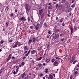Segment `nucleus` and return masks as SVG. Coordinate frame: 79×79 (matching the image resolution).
<instances>
[{
  "instance_id": "obj_1",
  "label": "nucleus",
  "mask_w": 79,
  "mask_h": 79,
  "mask_svg": "<svg viewBox=\"0 0 79 79\" xmlns=\"http://www.w3.org/2000/svg\"><path fill=\"white\" fill-rule=\"evenodd\" d=\"M25 9L26 11L29 12L31 9V6H29V4H26L25 5Z\"/></svg>"
},
{
  "instance_id": "obj_2",
  "label": "nucleus",
  "mask_w": 79,
  "mask_h": 79,
  "mask_svg": "<svg viewBox=\"0 0 79 79\" xmlns=\"http://www.w3.org/2000/svg\"><path fill=\"white\" fill-rule=\"evenodd\" d=\"M22 78L23 79H28V75L27 74H25V73H23L22 75Z\"/></svg>"
},
{
  "instance_id": "obj_3",
  "label": "nucleus",
  "mask_w": 79,
  "mask_h": 79,
  "mask_svg": "<svg viewBox=\"0 0 79 79\" xmlns=\"http://www.w3.org/2000/svg\"><path fill=\"white\" fill-rule=\"evenodd\" d=\"M19 20L22 22H24V21H26V19L24 18V17L20 18L19 19Z\"/></svg>"
},
{
  "instance_id": "obj_4",
  "label": "nucleus",
  "mask_w": 79,
  "mask_h": 79,
  "mask_svg": "<svg viewBox=\"0 0 79 79\" xmlns=\"http://www.w3.org/2000/svg\"><path fill=\"white\" fill-rule=\"evenodd\" d=\"M58 37H59V35L58 34H56L53 37V39H56L58 38Z\"/></svg>"
},
{
  "instance_id": "obj_5",
  "label": "nucleus",
  "mask_w": 79,
  "mask_h": 79,
  "mask_svg": "<svg viewBox=\"0 0 79 79\" xmlns=\"http://www.w3.org/2000/svg\"><path fill=\"white\" fill-rule=\"evenodd\" d=\"M53 64L54 66H58V64H59V63L56 61L54 62Z\"/></svg>"
},
{
  "instance_id": "obj_6",
  "label": "nucleus",
  "mask_w": 79,
  "mask_h": 79,
  "mask_svg": "<svg viewBox=\"0 0 79 79\" xmlns=\"http://www.w3.org/2000/svg\"><path fill=\"white\" fill-rule=\"evenodd\" d=\"M68 60H70V62L71 63H72V62H73V61H74V58H73V57H71L70 58H69Z\"/></svg>"
},
{
  "instance_id": "obj_7",
  "label": "nucleus",
  "mask_w": 79,
  "mask_h": 79,
  "mask_svg": "<svg viewBox=\"0 0 79 79\" xmlns=\"http://www.w3.org/2000/svg\"><path fill=\"white\" fill-rule=\"evenodd\" d=\"M36 52V51L35 50H33L31 52V55H33V54H35Z\"/></svg>"
},
{
  "instance_id": "obj_8",
  "label": "nucleus",
  "mask_w": 79,
  "mask_h": 79,
  "mask_svg": "<svg viewBox=\"0 0 79 79\" xmlns=\"http://www.w3.org/2000/svg\"><path fill=\"white\" fill-rule=\"evenodd\" d=\"M12 55H11V54H10L9 55V56H8V57L7 58V59L6 61L8 62V61H9V60L10 59V58H11Z\"/></svg>"
},
{
  "instance_id": "obj_9",
  "label": "nucleus",
  "mask_w": 79,
  "mask_h": 79,
  "mask_svg": "<svg viewBox=\"0 0 79 79\" xmlns=\"http://www.w3.org/2000/svg\"><path fill=\"white\" fill-rule=\"evenodd\" d=\"M24 62H22L21 63V64L20 65H19V67H21L22 66H24Z\"/></svg>"
},
{
  "instance_id": "obj_10",
  "label": "nucleus",
  "mask_w": 79,
  "mask_h": 79,
  "mask_svg": "<svg viewBox=\"0 0 79 79\" xmlns=\"http://www.w3.org/2000/svg\"><path fill=\"white\" fill-rule=\"evenodd\" d=\"M37 25H36L35 26V29L36 30H38L39 29V25H38V24H39L37 23Z\"/></svg>"
},
{
  "instance_id": "obj_11",
  "label": "nucleus",
  "mask_w": 79,
  "mask_h": 79,
  "mask_svg": "<svg viewBox=\"0 0 79 79\" xmlns=\"http://www.w3.org/2000/svg\"><path fill=\"white\" fill-rule=\"evenodd\" d=\"M49 9H52L53 8V6L52 5H50L49 6Z\"/></svg>"
},
{
  "instance_id": "obj_12",
  "label": "nucleus",
  "mask_w": 79,
  "mask_h": 79,
  "mask_svg": "<svg viewBox=\"0 0 79 79\" xmlns=\"http://www.w3.org/2000/svg\"><path fill=\"white\" fill-rule=\"evenodd\" d=\"M70 30L71 31V34H73V27H71Z\"/></svg>"
},
{
  "instance_id": "obj_13",
  "label": "nucleus",
  "mask_w": 79,
  "mask_h": 79,
  "mask_svg": "<svg viewBox=\"0 0 79 79\" xmlns=\"http://www.w3.org/2000/svg\"><path fill=\"white\" fill-rule=\"evenodd\" d=\"M32 41V40L31 39L29 40L28 42V44H31Z\"/></svg>"
},
{
  "instance_id": "obj_14",
  "label": "nucleus",
  "mask_w": 79,
  "mask_h": 79,
  "mask_svg": "<svg viewBox=\"0 0 79 79\" xmlns=\"http://www.w3.org/2000/svg\"><path fill=\"white\" fill-rule=\"evenodd\" d=\"M14 38H12L10 40L9 42H13V40H14Z\"/></svg>"
},
{
  "instance_id": "obj_15",
  "label": "nucleus",
  "mask_w": 79,
  "mask_h": 79,
  "mask_svg": "<svg viewBox=\"0 0 79 79\" xmlns=\"http://www.w3.org/2000/svg\"><path fill=\"white\" fill-rule=\"evenodd\" d=\"M46 60L48 62H49V61H50V58H47L46 59Z\"/></svg>"
},
{
  "instance_id": "obj_16",
  "label": "nucleus",
  "mask_w": 79,
  "mask_h": 79,
  "mask_svg": "<svg viewBox=\"0 0 79 79\" xmlns=\"http://www.w3.org/2000/svg\"><path fill=\"white\" fill-rule=\"evenodd\" d=\"M60 32V30H59V29H57L54 31V32Z\"/></svg>"
},
{
  "instance_id": "obj_17",
  "label": "nucleus",
  "mask_w": 79,
  "mask_h": 79,
  "mask_svg": "<svg viewBox=\"0 0 79 79\" xmlns=\"http://www.w3.org/2000/svg\"><path fill=\"white\" fill-rule=\"evenodd\" d=\"M31 52V50H29L27 54L26 55H25V56H28V55H29V53H30Z\"/></svg>"
},
{
  "instance_id": "obj_18",
  "label": "nucleus",
  "mask_w": 79,
  "mask_h": 79,
  "mask_svg": "<svg viewBox=\"0 0 79 79\" xmlns=\"http://www.w3.org/2000/svg\"><path fill=\"white\" fill-rule=\"evenodd\" d=\"M28 49V48L27 46H26L24 48V50L25 51L26 50H27V49Z\"/></svg>"
},
{
  "instance_id": "obj_19",
  "label": "nucleus",
  "mask_w": 79,
  "mask_h": 79,
  "mask_svg": "<svg viewBox=\"0 0 79 79\" xmlns=\"http://www.w3.org/2000/svg\"><path fill=\"white\" fill-rule=\"evenodd\" d=\"M10 16L11 17H13V16H15V15L13 13H11L10 14Z\"/></svg>"
},
{
  "instance_id": "obj_20",
  "label": "nucleus",
  "mask_w": 79,
  "mask_h": 79,
  "mask_svg": "<svg viewBox=\"0 0 79 79\" xmlns=\"http://www.w3.org/2000/svg\"><path fill=\"white\" fill-rule=\"evenodd\" d=\"M48 69H45V73H48Z\"/></svg>"
},
{
  "instance_id": "obj_21",
  "label": "nucleus",
  "mask_w": 79,
  "mask_h": 79,
  "mask_svg": "<svg viewBox=\"0 0 79 79\" xmlns=\"http://www.w3.org/2000/svg\"><path fill=\"white\" fill-rule=\"evenodd\" d=\"M64 19H63V18H62L61 19V20L59 21V22L60 23H61V22H63V21Z\"/></svg>"
},
{
  "instance_id": "obj_22",
  "label": "nucleus",
  "mask_w": 79,
  "mask_h": 79,
  "mask_svg": "<svg viewBox=\"0 0 79 79\" xmlns=\"http://www.w3.org/2000/svg\"><path fill=\"white\" fill-rule=\"evenodd\" d=\"M33 42H35V38H32Z\"/></svg>"
},
{
  "instance_id": "obj_23",
  "label": "nucleus",
  "mask_w": 79,
  "mask_h": 79,
  "mask_svg": "<svg viewBox=\"0 0 79 79\" xmlns=\"http://www.w3.org/2000/svg\"><path fill=\"white\" fill-rule=\"evenodd\" d=\"M44 26L46 27H48V25H47V24L46 23H44Z\"/></svg>"
},
{
  "instance_id": "obj_24",
  "label": "nucleus",
  "mask_w": 79,
  "mask_h": 79,
  "mask_svg": "<svg viewBox=\"0 0 79 79\" xmlns=\"http://www.w3.org/2000/svg\"><path fill=\"white\" fill-rule=\"evenodd\" d=\"M44 11V9H42L41 10H39V13H42V12Z\"/></svg>"
},
{
  "instance_id": "obj_25",
  "label": "nucleus",
  "mask_w": 79,
  "mask_h": 79,
  "mask_svg": "<svg viewBox=\"0 0 79 79\" xmlns=\"http://www.w3.org/2000/svg\"><path fill=\"white\" fill-rule=\"evenodd\" d=\"M71 7L72 8H74V7H75V4H73V5L71 6Z\"/></svg>"
},
{
  "instance_id": "obj_26",
  "label": "nucleus",
  "mask_w": 79,
  "mask_h": 79,
  "mask_svg": "<svg viewBox=\"0 0 79 79\" xmlns=\"http://www.w3.org/2000/svg\"><path fill=\"white\" fill-rule=\"evenodd\" d=\"M37 50L38 51H41V50H42L41 49V48H38Z\"/></svg>"
},
{
  "instance_id": "obj_27",
  "label": "nucleus",
  "mask_w": 79,
  "mask_h": 79,
  "mask_svg": "<svg viewBox=\"0 0 79 79\" xmlns=\"http://www.w3.org/2000/svg\"><path fill=\"white\" fill-rule=\"evenodd\" d=\"M48 34H52V31L51 30L49 31L48 32Z\"/></svg>"
},
{
  "instance_id": "obj_28",
  "label": "nucleus",
  "mask_w": 79,
  "mask_h": 79,
  "mask_svg": "<svg viewBox=\"0 0 79 79\" xmlns=\"http://www.w3.org/2000/svg\"><path fill=\"white\" fill-rule=\"evenodd\" d=\"M42 58V57H40V58L38 59V60L40 61V60H41Z\"/></svg>"
},
{
  "instance_id": "obj_29",
  "label": "nucleus",
  "mask_w": 79,
  "mask_h": 79,
  "mask_svg": "<svg viewBox=\"0 0 79 79\" xmlns=\"http://www.w3.org/2000/svg\"><path fill=\"white\" fill-rule=\"evenodd\" d=\"M4 42V41L3 40H2L0 42V45H2Z\"/></svg>"
},
{
  "instance_id": "obj_30",
  "label": "nucleus",
  "mask_w": 79,
  "mask_h": 79,
  "mask_svg": "<svg viewBox=\"0 0 79 79\" xmlns=\"http://www.w3.org/2000/svg\"><path fill=\"white\" fill-rule=\"evenodd\" d=\"M49 77H50V79H53V76L52 75H49Z\"/></svg>"
},
{
  "instance_id": "obj_31",
  "label": "nucleus",
  "mask_w": 79,
  "mask_h": 79,
  "mask_svg": "<svg viewBox=\"0 0 79 79\" xmlns=\"http://www.w3.org/2000/svg\"><path fill=\"white\" fill-rule=\"evenodd\" d=\"M38 65L39 67H41V66H42V64L39 63L38 64Z\"/></svg>"
},
{
  "instance_id": "obj_32",
  "label": "nucleus",
  "mask_w": 79,
  "mask_h": 79,
  "mask_svg": "<svg viewBox=\"0 0 79 79\" xmlns=\"http://www.w3.org/2000/svg\"><path fill=\"white\" fill-rule=\"evenodd\" d=\"M6 27H8V24H9V23L8 22H6Z\"/></svg>"
},
{
  "instance_id": "obj_33",
  "label": "nucleus",
  "mask_w": 79,
  "mask_h": 79,
  "mask_svg": "<svg viewBox=\"0 0 79 79\" xmlns=\"http://www.w3.org/2000/svg\"><path fill=\"white\" fill-rule=\"evenodd\" d=\"M30 29H34V27L32 26H31L30 27Z\"/></svg>"
},
{
  "instance_id": "obj_34",
  "label": "nucleus",
  "mask_w": 79,
  "mask_h": 79,
  "mask_svg": "<svg viewBox=\"0 0 79 79\" xmlns=\"http://www.w3.org/2000/svg\"><path fill=\"white\" fill-rule=\"evenodd\" d=\"M44 16V14H42L41 16V18H43Z\"/></svg>"
},
{
  "instance_id": "obj_35",
  "label": "nucleus",
  "mask_w": 79,
  "mask_h": 79,
  "mask_svg": "<svg viewBox=\"0 0 79 79\" xmlns=\"http://www.w3.org/2000/svg\"><path fill=\"white\" fill-rule=\"evenodd\" d=\"M19 70V68H17V69L16 70V73H18V72Z\"/></svg>"
},
{
  "instance_id": "obj_36",
  "label": "nucleus",
  "mask_w": 79,
  "mask_h": 79,
  "mask_svg": "<svg viewBox=\"0 0 79 79\" xmlns=\"http://www.w3.org/2000/svg\"><path fill=\"white\" fill-rule=\"evenodd\" d=\"M16 47H18V46L16 45H14L13 47V48H16Z\"/></svg>"
},
{
  "instance_id": "obj_37",
  "label": "nucleus",
  "mask_w": 79,
  "mask_h": 79,
  "mask_svg": "<svg viewBox=\"0 0 79 79\" xmlns=\"http://www.w3.org/2000/svg\"><path fill=\"white\" fill-rule=\"evenodd\" d=\"M60 40V41H61V42L64 41V38L62 39H61Z\"/></svg>"
},
{
  "instance_id": "obj_38",
  "label": "nucleus",
  "mask_w": 79,
  "mask_h": 79,
  "mask_svg": "<svg viewBox=\"0 0 79 79\" xmlns=\"http://www.w3.org/2000/svg\"><path fill=\"white\" fill-rule=\"evenodd\" d=\"M77 61V60H75L73 63V64H75L76 62Z\"/></svg>"
},
{
  "instance_id": "obj_39",
  "label": "nucleus",
  "mask_w": 79,
  "mask_h": 79,
  "mask_svg": "<svg viewBox=\"0 0 79 79\" xmlns=\"http://www.w3.org/2000/svg\"><path fill=\"white\" fill-rule=\"evenodd\" d=\"M59 6V4H56V5L55 6V7H56V8H57V7H58Z\"/></svg>"
},
{
  "instance_id": "obj_40",
  "label": "nucleus",
  "mask_w": 79,
  "mask_h": 79,
  "mask_svg": "<svg viewBox=\"0 0 79 79\" xmlns=\"http://www.w3.org/2000/svg\"><path fill=\"white\" fill-rule=\"evenodd\" d=\"M72 10V9H71V8H70L68 9V10L69 11V12H70V11H71Z\"/></svg>"
},
{
  "instance_id": "obj_41",
  "label": "nucleus",
  "mask_w": 79,
  "mask_h": 79,
  "mask_svg": "<svg viewBox=\"0 0 79 79\" xmlns=\"http://www.w3.org/2000/svg\"><path fill=\"white\" fill-rule=\"evenodd\" d=\"M55 58L56 59H57V60H60V58L58 57H56V56H55Z\"/></svg>"
},
{
  "instance_id": "obj_42",
  "label": "nucleus",
  "mask_w": 79,
  "mask_h": 79,
  "mask_svg": "<svg viewBox=\"0 0 79 79\" xmlns=\"http://www.w3.org/2000/svg\"><path fill=\"white\" fill-rule=\"evenodd\" d=\"M55 61V59H53L52 60V62L53 63Z\"/></svg>"
},
{
  "instance_id": "obj_43",
  "label": "nucleus",
  "mask_w": 79,
  "mask_h": 79,
  "mask_svg": "<svg viewBox=\"0 0 79 79\" xmlns=\"http://www.w3.org/2000/svg\"><path fill=\"white\" fill-rule=\"evenodd\" d=\"M70 6V5H68L67 6V8H69Z\"/></svg>"
},
{
  "instance_id": "obj_44",
  "label": "nucleus",
  "mask_w": 79,
  "mask_h": 79,
  "mask_svg": "<svg viewBox=\"0 0 79 79\" xmlns=\"http://www.w3.org/2000/svg\"><path fill=\"white\" fill-rule=\"evenodd\" d=\"M77 73H78L77 72V71H76L75 73H74V74L76 75V74H77Z\"/></svg>"
},
{
  "instance_id": "obj_45",
  "label": "nucleus",
  "mask_w": 79,
  "mask_h": 79,
  "mask_svg": "<svg viewBox=\"0 0 79 79\" xmlns=\"http://www.w3.org/2000/svg\"><path fill=\"white\" fill-rule=\"evenodd\" d=\"M27 20L28 22H29V21H30V18L29 17H28Z\"/></svg>"
},
{
  "instance_id": "obj_46",
  "label": "nucleus",
  "mask_w": 79,
  "mask_h": 79,
  "mask_svg": "<svg viewBox=\"0 0 79 79\" xmlns=\"http://www.w3.org/2000/svg\"><path fill=\"white\" fill-rule=\"evenodd\" d=\"M43 74L42 73H41L40 75V77H41V76H43Z\"/></svg>"
},
{
  "instance_id": "obj_47",
  "label": "nucleus",
  "mask_w": 79,
  "mask_h": 79,
  "mask_svg": "<svg viewBox=\"0 0 79 79\" xmlns=\"http://www.w3.org/2000/svg\"><path fill=\"white\" fill-rule=\"evenodd\" d=\"M70 79H73V75H70Z\"/></svg>"
},
{
  "instance_id": "obj_48",
  "label": "nucleus",
  "mask_w": 79,
  "mask_h": 79,
  "mask_svg": "<svg viewBox=\"0 0 79 79\" xmlns=\"http://www.w3.org/2000/svg\"><path fill=\"white\" fill-rule=\"evenodd\" d=\"M15 57L14 56H12V60H15Z\"/></svg>"
},
{
  "instance_id": "obj_49",
  "label": "nucleus",
  "mask_w": 79,
  "mask_h": 79,
  "mask_svg": "<svg viewBox=\"0 0 79 79\" xmlns=\"http://www.w3.org/2000/svg\"><path fill=\"white\" fill-rule=\"evenodd\" d=\"M14 74H16L17 73H16L15 71L13 72Z\"/></svg>"
},
{
  "instance_id": "obj_50",
  "label": "nucleus",
  "mask_w": 79,
  "mask_h": 79,
  "mask_svg": "<svg viewBox=\"0 0 79 79\" xmlns=\"http://www.w3.org/2000/svg\"><path fill=\"white\" fill-rule=\"evenodd\" d=\"M75 1L74 0H72V1L71 2V3H73V2H74Z\"/></svg>"
},
{
  "instance_id": "obj_51",
  "label": "nucleus",
  "mask_w": 79,
  "mask_h": 79,
  "mask_svg": "<svg viewBox=\"0 0 79 79\" xmlns=\"http://www.w3.org/2000/svg\"><path fill=\"white\" fill-rule=\"evenodd\" d=\"M53 5H55L56 3V2H53Z\"/></svg>"
},
{
  "instance_id": "obj_52",
  "label": "nucleus",
  "mask_w": 79,
  "mask_h": 79,
  "mask_svg": "<svg viewBox=\"0 0 79 79\" xmlns=\"http://www.w3.org/2000/svg\"><path fill=\"white\" fill-rule=\"evenodd\" d=\"M2 69H2L1 70H0V74H1V73H2Z\"/></svg>"
},
{
  "instance_id": "obj_53",
  "label": "nucleus",
  "mask_w": 79,
  "mask_h": 79,
  "mask_svg": "<svg viewBox=\"0 0 79 79\" xmlns=\"http://www.w3.org/2000/svg\"><path fill=\"white\" fill-rule=\"evenodd\" d=\"M27 53V51H26L24 52V53Z\"/></svg>"
},
{
  "instance_id": "obj_54",
  "label": "nucleus",
  "mask_w": 79,
  "mask_h": 79,
  "mask_svg": "<svg viewBox=\"0 0 79 79\" xmlns=\"http://www.w3.org/2000/svg\"><path fill=\"white\" fill-rule=\"evenodd\" d=\"M36 71H38L39 70V68L37 67V68H36Z\"/></svg>"
},
{
  "instance_id": "obj_55",
  "label": "nucleus",
  "mask_w": 79,
  "mask_h": 79,
  "mask_svg": "<svg viewBox=\"0 0 79 79\" xmlns=\"http://www.w3.org/2000/svg\"><path fill=\"white\" fill-rule=\"evenodd\" d=\"M26 56H24L23 57V60H24V59H26Z\"/></svg>"
},
{
  "instance_id": "obj_56",
  "label": "nucleus",
  "mask_w": 79,
  "mask_h": 79,
  "mask_svg": "<svg viewBox=\"0 0 79 79\" xmlns=\"http://www.w3.org/2000/svg\"><path fill=\"white\" fill-rule=\"evenodd\" d=\"M64 23H62V26H64Z\"/></svg>"
},
{
  "instance_id": "obj_57",
  "label": "nucleus",
  "mask_w": 79,
  "mask_h": 79,
  "mask_svg": "<svg viewBox=\"0 0 79 79\" xmlns=\"http://www.w3.org/2000/svg\"><path fill=\"white\" fill-rule=\"evenodd\" d=\"M15 13H17V12H18V10H17V9L15 10Z\"/></svg>"
},
{
  "instance_id": "obj_58",
  "label": "nucleus",
  "mask_w": 79,
  "mask_h": 79,
  "mask_svg": "<svg viewBox=\"0 0 79 79\" xmlns=\"http://www.w3.org/2000/svg\"><path fill=\"white\" fill-rule=\"evenodd\" d=\"M35 62V61H34V60H32L31 61V62L33 63H34Z\"/></svg>"
},
{
  "instance_id": "obj_59",
  "label": "nucleus",
  "mask_w": 79,
  "mask_h": 79,
  "mask_svg": "<svg viewBox=\"0 0 79 79\" xmlns=\"http://www.w3.org/2000/svg\"><path fill=\"white\" fill-rule=\"evenodd\" d=\"M66 13H68V12H69L68 10H66Z\"/></svg>"
},
{
  "instance_id": "obj_60",
  "label": "nucleus",
  "mask_w": 79,
  "mask_h": 79,
  "mask_svg": "<svg viewBox=\"0 0 79 79\" xmlns=\"http://www.w3.org/2000/svg\"><path fill=\"white\" fill-rule=\"evenodd\" d=\"M65 1H63V0H62V2H61V3H64V2Z\"/></svg>"
},
{
  "instance_id": "obj_61",
  "label": "nucleus",
  "mask_w": 79,
  "mask_h": 79,
  "mask_svg": "<svg viewBox=\"0 0 79 79\" xmlns=\"http://www.w3.org/2000/svg\"><path fill=\"white\" fill-rule=\"evenodd\" d=\"M60 37H61V36H63V34H60Z\"/></svg>"
},
{
  "instance_id": "obj_62",
  "label": "nucleus",
  "mask_w": 79,
  "mask_h": 79,
  "mask_svg": "<svg viewBox=\"0 0 79 79\" xmlns=\"http://www.w3.org/2000/svg\"><path fill=\"white\" fill-rule=\"evenodd\" d=\"M56 20H58V17H56Z\"/></svg>"
},
{
  "instance_id": "obj_63",
  "label": "nucleus",
  "mask_w": 79,
  "mask_h": 79,
  "mask_svg": "<svg viewBox=\"0 0 79 79\" xmlns=\"http://www.w3.org/2000/svg\"><path fill=\"white\" fill-rule=\"evenodd\" d=\"M48 5H49V6H50V5H52V3H48Z\"/></svg>"
},
{
  "instance_id": "obj_64",
  "label": "nucleus",
  "mask_w": 79,
  "mask_h": 79,
  "mask_svg": "<svg viewBox=\"0 0 79 79\" xmlns=\"http://www.w3.org/2000/svg\"><path fill=\"white\" fill-rule=\"evenodd\" d=\"M43 64L44 66H45V63H43Z\"/></svg>"
}]
</instances>
